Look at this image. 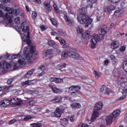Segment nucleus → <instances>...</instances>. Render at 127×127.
Wrapping results in <instances>:
<instances>
[{
	"mask_svg": "<svg viewBox=\"0 0 127 127\" xmlns=\"http://www.w3.org/2000/svg\"><path fill=\"white\" fill-rule=\"evenodd\" d=\"M52 47H53L55 49H57V48H58L59 46L57 44H56V43H54Z\"/></svg>",
	"mask_w": 127,
	"mask_h": 127,
	"instance_id": "680f3d73",
	"label": "nucleus"
},
{
	"mask_svg": "<svg viewBox=\"0 0 127 127\" xmlns=\"http://www.w3.org/2000/svg\"><path fill=\"white\" fill-rule=\"evenodd\" d=\"M113 73L114 74V76L116 77H120V72L118 70V69H116L113 71Z\"/></svg>",
	"mask_w": 127,
	"mask_h": 127,
	"instance_id": "37998d69",
	"label": "nucleus"
},
{
	"mask_svg": "<svg viewBox=\"0 0 127 127\" xmlns=\"http://www.w3.org/2000/svg\"><path fill=\"white\" fill-rule=\"evenodd\" d=\"M9 88H10V86H5L2 90V92H3V93L0 95V98H1L4 95H6V93H7L8 91H9Z\"/></svg>",
	"mask_w": 127,
	"mask_h": 127,
	"instance_id": "5701e85b",
	"label": "nucleus"
},
{
	"mask_svg": "<svg viewBox=\"0 0 127 127\" xmlns=\"http://www.w3.org/2000/svg\"><path fill=\"white\" fill-rule=\"evenodd\" d=\"M114 117L112 116V115L108 116L106 118V124L108 125H111L113 123V120Z\"/></svg>",
	"mask_w": 127,
	"mask_h": 127,
	"instance_id": "dca6fc26",
	"label": "nucleus"
},
{
	"mask_svg": "<svg viewBox=\"0 0 127 127\" xmlns=\"http://www.w3.org/2000/svg\"><path fill=\"white\" fill-rule=\"evenodd\" d=\"M54 43H55L54 42L52 41H48V45H49V46H52Z\"/></svg>",
	"mask_w": 127,
	"mask_h": 127,
	"instance_id": "052dcab7",
	"label": "nucleus"
},
{
	"mask_svg": "<svg viewBox=\"0 0 127 127\" xmlns=\"http://www.w3.org/2000/svg\"><path fill=\"white\" fill-rule=\"evenodd\" d=\"M66 66V64L64 63L63 64H60L58 65V67H61L62 68H65Z\"/></svg>",
	"mask_w": 127,
	"mask_h": 127,
	"instance_id": "4d7b16f0",
	"label": "nucleus"
},
{
	"mask_svg": "<svg viewBox=\"0 0 127 127\" xmlns=\"http://www.w3.org/2000/svg\"><path fill=\"white\" fill-rule=\"evenodd\" d=\"M119 46H120V43L118 41H115L111 43L112 49H117L119 48Z\"/></svg>",
	"mask_w": 127,
	"mask_h": 127,
	"instance_id": "6ab92c4d",
	"label": "nucleus"
},
{
	"mask_svg": "<svg viewBox=\"0 0 127 127\" xmlns=\"http://www.w3.org/2000/svg\"><path fill=\"white\" fill-rule=\"evenodd\" d=\"M13 80H14L13 78L9 79L7 81V84H8L9 85H10V84H11V83H12V81H13Z\"/></svg>",
	"mask_w": 127,
	"mask_h": 127,
	"instance_id": "13d9d810",
	"label": "nucleus"
},
{
	"mask_svg": "<svg viewBox=\"0 0 127 127\" xmlns=\"http://www.w3.org/2000/svg\"><path fill=\"white\" fill-rule=\"evenodd\" d=\"M35 102L34 101H31L27 103V106H29V107H32L33 105H34Z\"/></svg>",
	"mask_w": 127,
	"mask_h": 127,
	"instance_id": "49530a36",
	"label": "nucleus"
},
{
	"mask_svg": "<svg viewBox=\"0 0 127 127\" xmlns=\"http://www.w3.org/2000/svg\"><path fill=\"white\" fill-rule=\"evenodd\" d=\"M33 81H35V79H33L31 80H27L25 82L24 84L25 85H33V82H33Z\"/></svg>",
	"mask_w": 127,
	"mask_h": 127,
	"instance_id": "c9c22d12",
	"label": "nucleus"
},
{
	"mask_svg": "<svg viewBox=\"0 0 127 127\" xmlns=\"http://www.w3.org/2000/svg\"><path fill=\"white\" fill-rule=\"evenodd\" d=\"M56 112H57L58 114L62 115V114L64 113V109L61 108L60 107H58L56 109Z\"/></svg>",
	"mask_w": 127,
	"mask_h": 127,
	"instance_id": "393cba45",
	"label": "nucleus"
},
{
	"mask_svg": "<svg viewBox=\"0 0 127 127\" xmlns=\"http://www.w3.org/2000/svg\"><path fill=\"white\" fill-rule=\"evenodd\" d=\"M37 17V13L35 11H33L32 13V18L35 20Z\"/></svg>",
	"mask_w": 127,
	"mask_h": 127,
	"instance_id": "a19ab883",
	"label": "nucleus"
},
{
	"mask_svg": "<svg viewBox=\"0 0 127 127\" xmlns=\"http://www.w3.org/2000/svg\"><path fill=\"white\" fill-rule=\"evenodd\" d=\"M68 90L69 92L74 91V90H75V92H79L78 91L81 90V86L79 85H72L69 87Z\"/></svg>",
	"mask_w": 127,
	"mask_h": 127,
	"instance_id": "2eb2a0df",
	"label": "nucleus"
},
{
	"mask_svg": "<svg viewBox=\"0 0 127 127\" xmlns=\"http://www.w3.org/2000/svg\"><path fill=\"white\" fill-rule=\"evenodd\" d=\"M93 42H99V41H103L104 40V36L102 35H98L94 34L93 35V38L92 39Z\"/></svg>",
	"mask_w": 127,
	"mask_h": 127,
	"instance_id": "9d476101",
	"label": "nucleus"
},
{
	"mask_svg": "<svg viewBox=\"0 0 127 127\" xmlns=\"http://www.w3.org/2000/svg\"><path fill=\"white\" fill-rule=\"evenodd\" d=\"M15 122H17V120L14 119H12V120L9 121L8 124L13 125V124H14V123H15Z\"/></svg>",
	"mask_w": 127,
	"mask_h": 127,
	"instance_id": "3c124183",
	"label": "nucleus"
},
{
	"mask_svg": "<svg viewBox=\"0 0 127 127\" xmlns=\"http://www.w3.org/2000/svg\"><path fill=\"white\" fill-rule=\"evenodd\" d=\"M103 91H105L106 95H110L113 93V91H110L109 88L105 85H102L100 88V92H102Z\"/></svg>",
	"mask_w": 127,
	"mask_h": 127,
	"instance_id": "9b49d317",
	"label": "nucleus"
},
{
	"mask_svg": "<svg viewBox=\"0 0 127 127\" xmlns=\"http://www.w3.org/2000/svg\"><path fill=\"white\" fill-rule=\"evenodd\" d=\"M25 24H26L25 21H23L21 24V29L23 32L25 33L21 34V37L23 41L26 42L29 45L31 43V41H30V36H29V32H28V26H25Z\"/></svg>",
	"mask_w": 127,
	"mask_h": 127,
	"instance_id": "7ed1b4c3",
	"label": "nucleus"
},
{
	"mask_svg": "<svg viewBox=\"0 0 127 127\" xmlns=\"http://www.w3.org/2000/svg\"><path fill=\"white\" fill-rule=\"evenodd\" d=\"M58 33L60 35H63V36H65L66 35V32H63V30L60 29L58 31Z\"/></svg>",
	"mask_w": 127,
	"mask_h": 127,
	"instance_id": "ea45409f",
	"label": "nucleus"
},
{
	"mask_svg": "<svg viewBox=\"0 0 127 127\" xmlns=\"http://www.w3.org/2000/svg\"><path fill=\"white\" fill-rule=\"evenodd\" d=\"M20 18L19 17H16L15 19H14V21L16 23V24H20Z\"/></svg>",
	"mask_w": 127,
	"mask_h": 127,
	"instance_id": "c03bdc74",
	"label": "nucleus"
},
{
	"mask_svg": "<svg viewBox=\"0 0 127 127\" xmlns=\"http://www.w3.org/2000/svg\"><path fill=\"white\" fill-rule=\"evenodd\" d=\"M10 100L9 101L8 100H3L4 107H7V106H9V105H10Z\"/></svg>",
	"mask_w": 127,
	"mask_h": 127,
	"instance_id": "c756f323",
	"label": "nucleus"
},
{
	"mask_svg": "<svg viewBox=\"0 0 127 127\" xmlns=\"http://www.w3.org/2000/svg\"><path fill=\"white\" fill-rule=\"evenodd\" d=\"M0 107L1 108L4 107V105L3 104V100H2L0 102Z\"/></svg>",
	"mask_w": 127,
	"mask_h": 127,
	"instance_id": "338daca9",
	"label": "nucleus"
},
{
	"mask_svg": "<svg viewBox=\"0 0 127 127\" xmlns=\"http://www.w3.org/2000/svg\"><path fill=\"white\" fill-rule=\"evenodd\" d=\"M52 115H54V116H55V117H56V118H61V114H60V113H58L56 112L52 113Z\"/></svg>",
	"mask_w": 127,
	"mask_h": 127,
	"instance_id": "a18cd8bd",
	"label": "nucleus"
},
{
	"mask_svg": "<svg viewBox=\"0 0 127 127\" xmlns=\"http://www.w3.org/2000/svg\"><path fill=\"white\" fill-rule=\"evenodd\" d=\"M110 58L111 59V60H112V61H114V62H117V59H116V57H115V56L112 55L110 56Z\"/></svg>",
	"mask_w": 127,
	"mask_h": 127,
	"instance_id": "5fc2aeb1",
	"label": "nucleus"
},
{
	"mask_svg": "<svg viewBox=\"0 0 127 127\" xmlns=\"http://www.w3.org/2000/svg\"><path fill=\"white\" fill-rule=\"evenodd\" d=\"M22 103V102L21 101H20V99H18V102H16L15 105H18V106H20V105H21Z\"/></svg>",
	"mask_w": 127,
	"mask_h": 127,
	"instance_id": "69168bd1",
	"label": "nucleus"
},
{
	"mask_svg": "<svg viewBox=\"0 0 127 127\" xmlns=\"http://www.w3.org/2000/svg\"><path fill=\"white\" fill-rule=\"evenodd\" d=\"M20 57V54H17V55H14V56H12L11 58L12 60L13 59H16L17 58H19Z\"/></svg>",
	"mask_w": 127,
	"mask_h": 127,
	"instance_id": "de8ad7c7",
	"label": "nucleus"
},
{
	"mask_svg": "<svg viewBox=\"0 0 127 127\" xmlns=\"http://www.w3.org/2000/svg\"><path fill=\"white\" fill-rule=\"evenodd\" d=\"M78 127H89V126H88L86 124L81 123L79 124Z\"/></svg>",
	"mask_w": 127,
	"mask_h": 127,
	"instance_id": "864d4df0",
	"label": "nucleus"
},
{
	"mask_svg": "<svg viewBox=\"0 0 127 127\" xmlns=\"http://www.w3.org/2000/svg\"><path fill=\"white\" fill-rule=\"evenodd\" d=\"M25 43L27 44L26 42L24 41V43L22 42V45H23V44H24ZM30 44H31V43L29 45L27 44L28 47H26L24 48L23 51L24 54H28V53H34V52H35V47L33 46H30Z\"/></svg>",
	"mask_w": 127,
	"mask_h": 127,
	"instance_id": "0eeeda50",
	"label": "nucleus"
},
{
	"mask_svg": "<svg viewBox=\"0 0 127 127\" xmlns=\"http://www.w3.org/2000/svg\"><path fill=\"white\" fill-rule=\"evenodd\" d=\"M120 114H121V111L120 110H116L113 113L111 114V116H113V118L116 119V118L120 116Z\"/></svg>",
	"mask_w": 127,
	"mask_h": 127,
	"instance_id": "a211bd4d",
	"label": "nucleus"
},
{
	"mask_svg": "<svg viewBox=\"0 0 127 127\" xmlns=\"http://www.w3.org/2000/svg\"><path fill=\"white\" fill-rule=\"evenodd\" d=\"M62 82H63V79L60 78H56L55 83H56V84H60Z\"/></svg>",
	"mask_w": 127,
	"mask_h": 127,
	"instance_id": "58836bf2",
	"label": "nucleus"
},
{
	"mask_svg": "<svg viewBox=\"0 0 127 127\" xmlns=\"http://www.w3.org/2000/svg\"><path fill=\"white\" fill-rule=\"evenodd\" d=\"M93 74L94 75L96 79H99L100 77V75L98 73H97V71L96 70H94L93 71Z\"/></svg>",
	"mask_w": 127,
	"mask_h": 127,
	"instance_id": "09e8293b",
	"label": "nucleus"
},
{
	"mask_svg": "<svg viewBox=\"0 0 127 127\" xmlns=\"http://www.w3.org/2000/svg\"><path fill=\"white\" fill-rule=\"evenodd\" d=\"M10 102H11L12 104H14L15 105L17 102H18V98L14 96L10 99Z\"/></svg>",
	"mask_w": 127,
	"mask_h": 127,
	"instance_id": "a878e982",
	"label": "nucleus"
},
{
	"mask_svg": "<svg viewBox=\"0 0 127 127\" xmlns=\"http://www.w3.org/2000/svg\"><path fill=\"white\" fill-rule=\"evenodd\" d=\"M64 19L68 25H69V26L73 25V21H72V19H71L67 14L64 15Z\"/></svg>",
	"mask_w": 127,
	"mask_h": 127,
	"instance_id": "4468645a",
	"label": "nucleus"
},
{
	"mask_svg": "<svg viewBox=\"0 0 127 127\" xmlns=\"http://www.w3.org/2000/svg\"><path fill=\"white\" fill-rule=\"evenodd\" d=\"M114 15L116 17H119L121 16V10H116L114 12Z\"/></svg>",
	"mask_w": 127,
	"mask_h": 127,
	"instance_id": "79ce46f5",
	"label": "nucleus"
},
{
	"mask_svg": "<svg viewBox=\"0 0 127 127\" xmlns=\"http://www.w3.org/2000/svg\"><path fill=\"white\" fill-rule=\"evenodd\" d=\"M31 127H42V125L40 123H33L31 124Z\"/></svg>",
	"mask_w": 127,
	"mask_h": 127,
	"instance_id": "e433bc0d",
	"label": "nucleus"
},
{
	"mask_svg": "<svg viewBox=\"0 0 127 127\" xmlns=\"http://www.w3.org/2000/svg\"><path fill=\"white\" fill-rule=\"evenodd\" d=\"M44 6L48 12L51 11V6L50 5V0H47L44 3Z\"/></svg>",
	"mask_w": 127,
	"mask_h": 127,
	"instance_id": "ddd939ff",
	"label": "nucleus"
},
{
	"mask_svg": "<svg viewBox=\"0 0 127 127\" xmlns=\"http://www.w3.org/2000/svg\"><path fill=\"white\" fill-rule=\"evenodd\" d=\"M123 96H127V88H124L122 91Z\"/></svg>",
	"mask_w": 127,
	"mask_h": 127,
	"instance_id": "603ef678",
	"label": "nucleus"
},
{
	"mask_svg": "<svg viewBox=\"0 0 127 127\" xmlns=\"http://www.w3.org/2000/svg\"><path fill=\"white\" fill-rule=\"evenodd\" d=\"M56 77H51L50 78V82L52 83V82H55V80H56Z\"/></svg>",
	"mask_w": 127,
	"mask_h": 127,
	"instance_id": "e2e57ef3",
	"label": "nucleus"
},
{
	"mask_svg": "<svg viewBox=\"0 0 127 127\" xmlns=\"http://www.w3.org/2000/svg\"><path fill=\"white\" fill-rule=\"evenodd\" d=\"M103 102H98L95 104L93 109V113L91 117V121L92 122H95L97 118L99 117V113H100V111H99L103 109Z\"/></svg>",
	"mask_w": 127,
	"mask_h": 127,
	"instance_id": "39448f33",
	"label": "nucleus"
},
{
	"mask_svg": "<svg viewBox=\"0 0 127 127\" xmlns=\"http://www.w3.org/2000/svg\"><path fill=\"white\" fill-rule=\"evenodd\" d=\"M68 121L66 118L61 119H60V124L61 126H64L66 125H68Z\"/></svg>",
	"mask_w": 127,
	"mask_h": 127,
	"instance_id": "412c9836",
	"label": "nucleus"
},
{
	"mask_svg": "<svg viewBox=\"0 0 127 127\" xmlns=\"http://www.w3.org/2000/svg\"><path fill=\"white\" fill-rule=\"evenodd\" d=\"M50 20L53 25H54V26H56V27H57V26H58V25L57 24V21H56V20H55V19L51 18L50 19Z\"/></svg>",
	"mask_w": 127,
	"mask_h": 127,
	"instance_id": "7c9ffc66",
	"label": "nucleus"
},
{
	"mask_svg": "<svg viewBox=\"0 0 127 127\" xmlns=\"http://www.w3.org/2000/svg\"><path fill=\"white\" fill-rule=\"evenodd\" d=\"M62 91V89L58 88L56 87H55L53 90V91L54 92V93H55L56 94H59L61 93Z\"/></svg>",
	"mask_w": 127,
	"mask_h": 127,
	"instance_id": "bb28decb",
	"label": "nucleus"
},
{
	"mask_svg": "<svg viewBox=\"0 0 127 127\" xmlns=\"http://www.w3.org/2000/svg\"><path fill=\"white\" fill-rule=\"evenodd\" d=\"M109 1H111V2H112V3H117V2H119L120 1V0H108Z\"/></svg>",
	"mask_w": 127,
	"mask_h": 127,
	"instance_id": "bf43d9fd",
	"label": "nucleus"
},
{
	"mask_svg": "<svg viewBox=\"0 0 127 127\" xmlns=\"http://www.w3.org/2000/svg\"><path fill=\"white\" fill-rule=\"evenodd\" d=\"M107 26L106 25H104V27L101 28L100 30V32H101V35H102L103 36H104V35H106V34H107Z\"/></svg>",
	"mask_w": 127,
	"mask_h": 127,
	"instance_id": "4be33fe9",
	"label": "nucleus"
},
{
	"mask_svg": "<svg viewBox=\"0 0 127 127\" xmlns=\"http://www.w3.org/2000/svg\"><path fill=\"white\" fill-rule=\"evenodd\" d=\"M18 64H19L20 66H23L25 64V61L24 59H19L18 61Z\"/></svg>",
	"mask_w": 127,
	"mask_h": 127,
	"instance_id": "72a5a7b5",
	"label": "nucleus"
},
{
	"mask_svg": "<svg viewBox=\"0 0 127 127\" xmlns=\"http://www.w3.org/2000/svg\"><path fill=\"white\" fill-rule=\"evenodd\" d=\"M109 63H110V61L109 60H105L104 61V65H105V66H108V65H109Z\"/></svg>",
	"mask_w": 127,
	"mask_h": 127,
	"instance_id": "0e129e2a",
	"label": "nucleus"
},
{
	"mask_svg": "<svg viewBox=\"0 0 127 127\" xmlns=\"http://www.w3.org/2000/svg\"><path fill=\"white\" fill-rule=\"evenodd\" d=\"M70 57V58H73L75 60H84V58L78 54V53L70 50L67 52H63L62 53V59H66V58Z\"/></svg>",
	"mask_w": 127,
	"mask_h": 127,
	"instance_id": "20e7f679",
	"label": "nucleus"
},
{
	"mask_svg": "<svg viewBox=\"0 0 127 127\" xmlns=\"http://www.w3.org/2000/svg\"><path fill=\"white\" fill-rule=\"evenodd\" d=\"M126 48H127L126 46H123L121 47L120 48V52H125V51H126Z\"/></svg>",
	"mask_w": 127,
	"mask_h": 127,
	"instance_id": "8fccbe9b",
	"label": "nucleus"
},
{
	"mask_svg": "<svg viewBox=\"0 0 127 127\" xmlns=\"http://www.w3.org/2000/svg\"><path fill=\"white\" fill-rule=\"evenodd\" d=\"M35 70V69H32L30 71H28L24 76L25 79H27V78L31 77V75L33 74V72H34Z\"/></svg>",
	"mask_w": 127,
	"mask_h": 127,
	"instance_id": "aec40b11",
	"label": "nucleus"
},
{
	"mask_svg": "<svg viewBox=\"0 0 127 127\" xmlns=\"http://www.w3.org/2000/svg\"><path fill=\"white\" fill-rule=\"evenodd\" d=\"M81 94V92L80 91H73L71 92L70 93V95L71 96H72V97H76L78 96V95H80Z\"/></svg>",
	"mask_w": 127,
	"mask_h": 127,
	"instance_id": "cd10ccee",
	"label": "nucleus"
},
{
	"mask_svg": "<svg viewBox=\"0 0 127 127\" xmlns=\"http://www.w3.org/2000/svg\"><path fill=\"white\" fill-rule=\"evenodd\" d=\"M63 100V97L60 96H56L54 99L51 100V102H53V103H59L60 102H61Z\"/></svg>",
	"mask_w": 127,
	"mask_h": 127,
	"instance_id": "f3484780",
	"label": "nucleus"
},
{
	"mask_svg": "<svg viewBox=\"0 0 127 127\" xmlns=\"http://www.w3.org/2000/svg\"><path fill=\"white\" fill-rule=\"evenodd\" d=\"M76 31L79 37L86 38V39H90L91 38V35H90V32L89 31H86L84 34L83 33V30L80 28H77Z\"/></svg>",
	"mask_w": 127,
	"mask_h": 127,
	"instance_id": "423d86ee",
	"label": "nucleus"
},
{
	"mask_svg": "<svg viewBox=\"0 0 127 127\" xmlns=\"http://www.w3.org/2000/svg\"><path fill=\"white\" fill-rule=\"evenodd\" d=\"M32 119V117L30 115H26L24 117V118L22 119V121H29V120H31Z\"/></svg>",
	"mask_w": 127,
	"mask_h": 127,
	"instance_id": "4c0bfd02",
	"label": "nucleus"
},
{
	"mask_svg": "<svg viewBox=\"0 0 127 127\" xmlns=\"http://www.w3.org/2000/svg\"><path fill=\"white\" fill-rule=\"evenodd\" d=\"M115 9V6L113 5H110L109 6H104V10L105 12L107 13H110L113 10Z\"/></svg>",
	"mask_w": 127,
	"mask_h": 127,
	"instance_id": "f8f14e48",
	"label": "nucleus"
},
{
	"mask_svg": "<svg viewBox=\"0 0 127 127\" xmlns=\"http://www.w3.org/2000/svg\"><path fill=\"white\" fill-rule=\"evenodd\" d=\"M33 53H29L26 54V59L27 60H30L32 58V56H33Z\"/></svg>",
	"mask_w": 127,
	"mask_h": 127,
	"instance_id": "c85d7f7f",
	"label": "nucleus"
},
{
	"mask_svg": "<svg viewBox=\"0 0 127 127\" xmlns=\"http://www.w3.org/2000/svg\"><path fill=\"white\" fill-rule=\"evenodd\" d=\"M3 3L1 2L0 3V8H2V9H5V11H8V13H6L4 17V21L6 22L7 26L12 27V20L11 18H12L13 15L16 16V15H18L19 14V9H14L12 8H9L8 7H5V3L7 2H9L10 0H2Z\"/></svg>",
	"mask_w": 127,
	"mask_h": 127,
	"instance_id": "f257e3e1",
	"label": "nucleus"
},
{
	"mask_svg": "<svg viewBox=\"0 0 127 127\" xmlns=\"http://www.w3.org/2000/svg\"><path fill=\"white\" fill-rule=\"evenodd\" d=\"M123 67L124 71L127 73V60L124 62Z\"/></svg>",
	"mask_w": 127,
	"mask_h": 127,
	"instance_id": "2f4dec72",
	"label": "nucleus"
},
{
	"mask_svg": "<svg viewBox=\"0 0 127 127\" xmlns=\"http://www.w3.org/2000/svg\"><path fill=\"white\" fill-rule=\"evenodd\" d=\"M97 42H93V40H91V47L92 49H95L97 47Z\"/></svg>",
	"mask_w": 127,
	"mask_h": 127,
	"instance_id": "473e14b6",
	"label": "nucleus"
},
{
	"mask_svg": "<svg viewBox=\"0 0 127 127\" xmlns=\"http://www.w3.org/2000/svg\"><path fill=\"white\" fill-rule=\"evenodd\" d=\"M78 12L80 13L79 15L77 17V20L81 24H85V28L89 27V25L93 22V19L90 18L88 15L86 14L87 12V8L82 7L80 8L78 10Z\"/></svg>",
	"mask_w": 127,
	"mask_h": 127,
	"instance_id": "f03ea898",
	"label": "nucleus"
},
{
	"mask_svg": "<svg viewBox=\"0 0 127 127\" xmlns=\"http://www.w3.org/2000/svg\"><path fill=\"white\" fill-rule=\"evenodd\" d=\"M45 56H47V55H50V54H52V50L51 49H48L46 51H44Z\"/></svg>",
	"mask_w": 127,
	"mask_h": 127,
	"instance_id": "f704fd0d",
	"label": "nucleus"
},
{
	"mask_svg": "<svg viewBox=\"0 0 127 127\" xmlns=\"http://www.w3.org/2000/svg\"><path fill=\"white\" fill-rule=\"evenodd\" d=\"M71 107L74 109H80L81 108V104L78 103H74L71 104Z\"/></svg>",
	"mask_w": 127,
	"mask_h": 127,
	"instance_id": "b1692460",
	"label": "nucleus"
},
{
	"mask_svg": "<svg viewBox=\"0 0 127 127\" xmlns=\"http://www.w3.org/2000/svg\"><path fill=\"white\" fill-rule=\"evenodd\" d=\"M38 75L37 77H42L44 74H45V70H46V67L43 65H41L38 67Z\"/></svg>",
	"mask_w": 127,
	"mask_h": 127,
	"instance_id": "1a4fd4ad",
	"label": "nucleus"
},
{
	"mask_svg": "<svg viewBox=\"0 0 127 127\" xmlns=\"http://www.w3.org/2000/svg\"><path fill=\"white\" fill-rule=\"evenodd\" d=\"M64 99L65 100H71L72 99V97H69L68 96H64Z\"/></svg>",
	"mask_w": 127,
	"mask_h": 127,
	"instance_id": "774afa93",
	"label": "nucleus"
},
{
	"mask_svg": "<svg viewBox=\"0 0 127 127\" xmlns=\"http://www.w3.org/2000/svg\"><path fill=\"white\" fill-rule=\"evenodd\" d=\"M60 42L61 44L62 45H63V46H64L66 44V41H65L64 40V39H62Z\"/></svg>",
	"mask_w": 127,
	"mask_h": 127,
	"instance_id": "6e6d98bb",
	"label": "nucleus"
},
{
	"mask_svg": "<svg viewBox=\"0 0 127 127\" xmlns=\"http://www.w3.org/2000/svg\"><path fill=\"white\" fill-rule=\"evenodd\" d=\"M9 68H10V64L7 62L4 61L2 63H0V72L1 73H4V71H6V69H9Z\"/></svg>",
	"mask_w": 127,
	"mask_h": 127,
	"instance_id": "6e6552de",
	"label": "nucleus"
}]
</instances>
